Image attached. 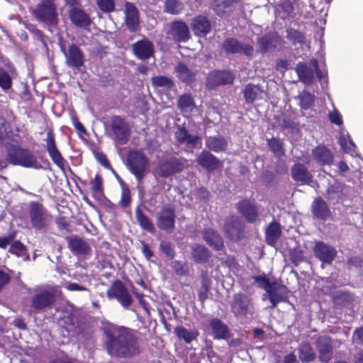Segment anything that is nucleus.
<instances>
[{
    "label": "nucleus",
    "mask_w": 363,
    "mask_h": 363,
    "mask_svg": "<svg viewBox=\"0 0 363 363\" xmlns=\"http://www.w3.org/2000/svg\"><path fill=\"white\" fill-rule=\"evenodd\" d=\"M127 164L130 172L135 175L138 182H140L145 176V172L148 164L145 155L139 151L130 152L128 156Z\"/></svg>",
    "instance_id": "nucleus-7"
},
{
    "label": "nucleus",
    "mask_w": 363,
    "mask_h": 363,
    "mask_svg": "<svg viewBox=\"0 0 363 363\" xmlns=\"http://www.w3.org/2000/svg\"><path fill=\"white\" fill-rule=\"evenodd\" d=\"M193 196L199 202L206 203L209 199V191L205 187H199L191 191Z\"/></svg>",
    "instance_id": "nucleus-50"
},
{
    "label": "nucleus",
    "mask_w": 363,
    "mask_h": 363,
    "mask_svg": "<svg viewBox=\"0 0 363 363\" xmlns=\"http://www.w3.org/2000/svg\"><path fill=\"white\" fill-rule=\"evenodd\" d=\"M203 240L215 250H221L223 247V240L219 233L212 229L207 228L202 233Z\"/></svg>",
    "instance_id": "nucleus-32"
},
{
    "label": "nucleus",
    "mask_w": 363,
    "mask_h": 363,
    "mask_svg": "<svg viewBox=\"0 0 363 363\" xmlns=\"http://www.w3.org/2000/svg\"><path fill=\"white\" fill-rule=\"evenodd\" d=\"M26 247L19 240H16L12 242L9 250V252L15 255L17 257H22L25 252Z\"/></svg>",
    "instance_id": "nucleus-54"
},
{
    "label": "nucleus",
    "mask_w": 363,
    "mask_h": 363,
    "mask_svg": "<svg viewBox=\"0 0 363 363\" xmlns=\"http://www.w3.org/2000/svg\"><path fill=\"white\" fill-rule=\"evenodd\" d=\"M205 145L209 150L219 153L226 151L228 143L223 136L216 135L206 137Z\"/></svg>",
    "instance_id": "nucleus-29"
},
{
    "label": "nucleus",
    "mask_w": 363,
    "mask_h": 363,
    "mask_svg": "<svg viewBox=\"0 0 363 363\" xmlns=\"http://www.w3.org/2000/svg\"><path fill=\"white\" fill-rule=\"evenodd\" d=\"M196 162L208 172L216 169L220 163L218 158L207 150H203L197 156Z\"/></svg>",
    "instance_id": "nucleus-26"
},
{
    "label": "nucleus",
    "mask_w": 363,
    "mask_h": 363,
    "mask_svg": "<svg viewBox=\"0 0 363 363\" xmlns=\"http://www.w3.org/2000/svg\"><path fill=\"white\" fill-rule=\"evenodd\" d=\"M174 333L179 339L184 340L187 344L192 342L199 335V332L196 330H188L182 325L177 326Z\"/></svg>",
    "instance_id": "nucleus-40"
},
{
    "label": "nucleus",
    "mask_w": 363,
    "mask_h": 363,
    "mask_svg": "<svg viewBox=\"0 0 363 363\" xmlns=\"http://www.w3.org/2000/svg\"><path fill=\"white\" fill-rule=\"evenodd\" d=\"M191 254L194 262L199 264L208 262L210 257L209 250L206 247L199 244L192 245Z\"/></svg>",
    "instance_id": "nucleus-38"
},
{
    "label": "nucleus",
    "mask_w": 363,
    "mask_h": 363,
    "mask_svg": "<svg viewBox=\"0 0 363 363\" xmlns=\"http://www.w3.org/2000/svg\"><path fill=\"white\" fill-rule=\"evenodd\" d=\"M267 142L268 147L275 157L280 158L284 155V143L281 140L272 138L271 139H267Z\"/></svg>",
    "instance_id": "nucleus-45"
},
{
    "label": "nucleus",
    "mask_w": 363,
    "mask_h": 363,
    "mask_svg": "<svg viewBox=\"0 0 363 363\" xmlns=\"http://www.w3.org/2000/svg\"><path fill=\"white\" fill-rule=\"evenodd\" d=\"M12 79L9 74L2 68H0V87L4 90H8L11 87Z\"/></svg>",
    "instance_id": "nucleus-51"
},
{
    "label": "nucleus",
    "mask_w": 363,
    "mask_h": 363,
    "mask_svg": "<svg viewBox=\"0 0 363 363\" xmlns=\"http://www.w3.org/2000/svg\"><path fill=\"white\" fill-rule=\"evenodd\" d=\"M65 240L69 250L74 255H85L91 251L89 245L78 235L67 236Z\"/></svg>",
    "instance_id": "nucleus-21"
},
{
    "label": "nucleus",
    "mask_w": 363,
    "mask_h": 363,
    "mask_svg": "<svg viewBox=\"0 0 363 363\" xmlns=\"http://www.w3.org/2000/svg\"><path fill=\"white\" fill-rule=\"evenodd\" d=\"M286 38L294 45L303 44L305 37L299 31L295 29H289L286 30Z\"/></svg>",
    "instance_id": "nucleus-48"
},
{
    "label": "nucleus",
    "mask_w": 363,
    "mask_h": 363,
    "mask_svg": "<svg viewBox=\"0 0 363 363\" xmlns=\"http://www.w3.org/2000/svg\"><path fill=\"white\" fill-rule=\"evenodd\" d=\"M313 252L319 260L328 264H332L337 255V251L334 247L327 245L322 241H318L315 243Z\"/></svg>",
    "instance_id": "nucleus-20"
},
{
    "label": "nucleus",
    "mask_w": 363,
    "mask_h": 363,
    "mask_svg": "<svg viewBox=\"0 0 363 363\" xmlns=\"http://www.w3.org/2000/svg\"><path fill=\"white\" fill-rule=\"evenodd\" d=\"M286 287L276 282H272L270 287L267 290V294L272 306L274 308L284 300Z\"/></svg>",
    "instance_id": "nucleus-33"
},
{
    "label": "nucleus",
    "mask_w": 363,
    "mask_h": 363,
    "mask_svg": "<svg viewBox=\"0 0 363 363\" xmlns=\"http://www.w3.org/2000/svg\"><path fill=\"white\" fill-rule=\"evenodd\" d=\"M187 160L183 157H172L160 161L158 166L159 174L162 177H168L181 172L187 167Z\"/></svg>",
    "instance_id": "nucleus-8"
},
{
    "label": "nucleus",
    "mask_w": 363,
    "mask_h": 363,
    "mask_svg": "<svg viewBox=\"0 0 363 363\" xmlns=\"http://www.w3.org/2000/svg\"><path fill=\"white\" fill-rule=\"evenodd\" d=\"M216 75L220 84H230L233 82V77L229 72H218L216 74Z\"/></svg>",
    "instance_id": "nucleus-63"
},
{
    "label": "nucleus",
    "mask_w": 363,
    "mask_h": 363,
    "mask_svg": "<svg viewBox=\"0 0 363 363\" xmlns=\"http://www.w3.org/2000/svg\"><path fill=\"white\" fill-rule=\"evenodd\" d=\"M35 18L49 25L57 23V8L52 0H42L33 11Z\"/></svg>",
    "instance_id": "nucleus-5"
},
{
    "label": "nucleus",
    "mask_w": 363,
    "mask_h": 363,
    "mask_svg": "<svg viewBox=\"0 0 363 363\" xmlns=\"http://www.w3.org/2000/svg\"><path fill=\"white\" fill-rule=\"evenodd\" d=\"M177 77L184 83L189 84L194 79L193 72L183 62H179L175 67Z\"/></svg>",
    "instance_id": "nucleus-41"
},
{
    "label": "nucleus",
    "mask_w": 363,
    "mask_h": 363,
    "mask_svg": "<svg viewBox=\"0 0 363 363\" xmlns=\"http://www.w3.org/2000/svg\"><path fill=\"white\" fill-rule=\"evenodd\" d=\"M97 6L104 13H110L115 9V3L113 0H97Z\"/></svg>",
    "instance_id": "nucleus-56"
},
{
    "label": "nucleus",
    "mask_w": 363,
    "mask_h": 363,
    "mask_svg": "<svg viewBox=\"0 0 363 363\" xmlns=\"http://www.w3.org/2000/svg\"><path fill=\"white\" fill-rule=\"evenodd\" d=\"M46 150L49 154V156L52 159V162L61 169L64 170L65 160L62 156L60 152L58 150L55 136L51 130L48 131L46 138Z\"/></svg>",
    "instance_id": "nucleus-18"
},
{
    "label": "nucleus",
    "mask_w": 363,
    "mask_h": 363,
    "mask_svg": "<svg viewBox=\"0 0 363 363\" xmlns=\"http://www.w3.org/2000/svg\"><path fill=\"white\" fill-rule=\"evenodd\" d=\"M152 85L157 87L171 89L174 84L172 80L166 76H157L152 79Z\"/></svg>",
    "instance_id": "nucleus-49"
},
{
    "label": "nucleus",
    "mask_w": 363,
    "mask_h": 363,
    "mask_svg": "<svg viewBox=\"0 0 363 363\" xmlns=\"http://www.w3.org/2000/svg\"><path fill=\"white\" fill-rule=\"evenodd\" d=\"M281 127L289 133H297L299 130L298 125L289 118L284 117L281 123Z\"/></svg>",
    "instance_id": "nucleus-52"
},
{
    "label": "nucleus",
    "mask_w": 363,
    "mask_h": 363,
    "mask_svg": "<svg viewBox=\"0 0 363 363\" xmlns=\"http://www.w3.org/2000/svg\"><path fill=\"white\" fill-rule=\"evenodd\" d=\"M230 308L233 314L239 318L251 319L255 313L252 298L242 292L233 296Z\"/></svg>",
    "instance_id": "nucleus-3"
},
{
    "label": "nucleus",
    "mask_w": 363,
    "mask_h": 363,
    "mask_svg": "<svg viewBox=\"0 0 363 363\" xmlns=\"http://www.w3.org/2000/svg\"><path fill=\"white\" fill-rule=\"evenodd\" d=\"M131 201L130 191L128 187H122L121 198L120 205L123 208H126L129 206Z\"/></svg>",
    "instance_id": "nucleus-61"
},
{
    "label": "nucleus",
    "mask_w": 363,
    "mask_h": 363,
    "mask_svg": "<svg viewBox=\"0 0 363 363\" xmlns=\"http://www.w3.org/2000/svg\"><path fill=\"white\" fill-rule=\"evenodd\" d=\"M172 267L178 276H185L188 274L189 268L187 264L182 261L175 260L172 263Z\"/></svg>",
    "instance_id": "nucleus-53"
},
{
    "label": "nucleus",
    "mask_w": 363,
    "mask_h": 363,
    "mask_svg": "<svg viewBox=\"0 0 363 363\" xmlns=\"http://www.w3.org/2000/svg\"><path fill=\"white\" fill-rule=\"evenodd\" d=\"M297 351L298 352V357L303 363H310L315 359V352L308 342H301Z\"/></svg>",
    "instance_id": "nucleus-37"
},
{
    "label": "nucleus",
    "mask_w": 363,
    "mask_h": 363,
    "mask_svg": "<svg viewBox=\"0 0 363 363\" xmlns=\"http://www.w3.org/2000/svg\"><path fill=\"white\" fill-rule=\"evenodd\" d=\"M191 27L196 36L204 38L210 33L212 24L206 16L198 15L191 19Z\"/></svg>",
    "instance_id": "nucleus-19"
},
{
    "label": "nucleus",
    "mask_w": 363,
    "mask_h": 363,
    "mask_svg": "<svg viewBox=\"0 0 363 363\" xmlns=\"http://www.w3.org/2000/svg\"><path fill=\"white\" fill-rule=\"evenodd\" d=\"M210 328L214 340H228L230 337L228 325L218 318L211 320Z\"/></svg>",
    "instance_id": "nucleus-24"
},
{
    "label": "nucleus",
    "mask_w": 363,
    "mask_h": 363,
    "mask_svg": "<svg viewBox=\"0 0 363 363\" xmlns=\"http://www.w3.org/2000/svg\"><path fill=\"white\" fill-rule=\"evenodd\" d=\"M135 217L140 226L149 233H153L155 230L154 225L147 216L142 211L140 206L135 209Z\"/></svg>",
    "instance_id": "nucleus-43"
},
{
    "label": "nucleus",
    "mask_w": 363,
    "mask_h": 363,
    "mask_svg": "<svg viewBox=\"0 0 363 363\" xmlns=\"http://www.w3.org/2000/svg\"><path fill=\"white\" fill-rule=\"evenodd\" d=\"M28 215L32 228L35 230L44 233L52 220V216L44 208L42 203L36 201L29 203Z\"/></svg>",
    "instance_id": "nucleus-4"
},
{
    "label": "nucleus",
    "mask_w": 363,
    "mask_h": 363,
    "mask_svg": "<svg viewBox=\"0 0 363 363\" xmlns=\"http://www.w3.org/2000/svg\"><path fill=\"white\" fill-rule=\"evenodd\" d=\"M125 24L130 32H135L139 26V11L136 6L130 2L125 4Z\"/></svg>",
    "instance_id": "nucleus-25"
},
{
    "label": "nucleus",
    "mask_w": 363,
    "mask_h": 363,
    "mask_svg": "<svg viewBox=\"0 0 363 363\" xmlns=\"http://www.w3.org/2000/svg\"><path fill=\"white\" fill-rule=\"evenodd\" d=\"M311 210L313 215L318 219L326 220L330 216V211L328 204L320 197L314 199Z\"/></svg>",
    "instance_id": "nucleus-34"
},
{
    "label": "nucleus",
    "mask_w": 363,
    "mask_h": 363,
    "mask_svg": "<svg viewBox=\"0 0 363 363\" xmlns=\"http://www.w3.org/2000/svg\"><path fill=\"white\" fill-rule=\"evenodd\" d=\"M16 237V232L12 231L9 235L0 237V248L6 249L8 245H11Z\"/></svg>",
    "instance_id": "nucleus-62"
},
{
    "label": "nucleus",
    "mask_w": 363,
    "mask_h": 363,
    "mask_svg": "<svg viewBox=\"0 0 363 363\" xmlns=\"http://www.w3.org/2000/svg\"><path fill=\"white\" fill-rule=\"evenodd\" d=\"M175 139L180 145L185 146L191 150L196 149L201 143V138L197 135L191 134L184 127L179 126L175 132Z\"/></svg>",
    "instance_id": "nucleus-14"
},
{
    "label": "nucleus",
    "mask_w": 363,
    "mask_h": 363,
    "mask_svg": "<svg viewBox=\"0 0 363 363\" xmlns=\"http://www.w3.org/2000/svg\"><path fill=\"white\" fill-rule=\"evenodd\" d=\"M107 296L110 299H116L125 308H128L132 304L131 296L120 280L113 283L111 287L107 291Z\"/></svg>",
    "instance_id": "nucleus-9"
},
{
    "label": "nucleus",
    "mask_w": 363,
    "mask_h": 363,
    "mask_svg": "<svg viewBox=\"0 0 363 363\" xmlns=\"http://www.w3.org/2000/svg\"><path fill=\"white\" fill-rule=\"evenodd\" d=\"M107 353L117 358H131L140 354L137 337L124 326L114 325L105 331Z\"/></svg>",
    "instance_id": "nucleus-1"
},
{
    "label": "nucleus",
    "mask_w": 363,
    "mask_h": 363,
    "mask_svg": "<svg viewBox=\"0 0 363 363\" xmlns=\"http://www.w3.org/2000/svg\"><path fill=\"white\" fill-rule=\"evenodd\" d=\"M316 347L319 353V359L323 363H328L333 355L331 340L327 337H320L316 341Z\"/></svg>",
    "instance_id": "nucleus-27"
},
{
    "label": "nucleus",
    "mask_w": 363,
    "mask_h": 363,
    "mask_svg": "<svg viewBox=\"0 0 363 363\" xmlns=\"http://www.w3.org/2000/svg\"><path fill=\"white\" fill-rule=\"evenodd\" d=\"M237 210L250 223L257 221L259 212L257 206L247 200H242L237 203Z\"/></svg>",
    "instance_id": "nucleus-23"
},
{
    "label": "nucleus",
    "mask_w": 363,
    "mask_h": 363,
    "mask_svg": "<svg viewBox=\"0 0 363 363\" xmlns=\"http://www.w3.org/2000/svg\"><path fill=\"white\" fill-rule=\"evenodd\" d=\"M158 228L166 232H172L175 225V212L170 206H164L162 208L157 217Z\"/></svg>",
    "instance_id": "nucleus-16"
},
{
    "label": "nucleus",
    "mask_w": 363,
    "mask_h": 363,
    "mask_svg": "<svg viewBox=\"0 0 363 363\" xmlns=\"http://www.w3.org/2000/svg\"><path fill=\"white\" fill-rule=\"evenodd\" d=\"M298 99L301 108L308 109L314 104L315 96L309 91L303 90L299 94Z\"/></svg>",
    "instance_id": "nucleus-47"
},
{
    "label": "nucleus",
    "mask_w": 363,
    "mask_h": 363,
    "mask_svg": "<svg viewBox=\"0 0 363 363\" xmlns=\"http://www.w3.org/2000/svg\"><path fill=\"white\" fill-rule=\"evenodd\" d=\"M338 143L345 153L350 155L352 157L357 155L356 145L348 133H342L339 137Z\"/></svg>",
    "instance_id": "nucleus-42"
},
{
    "label": "nucleus",
    "mask_w": 363,
    "mask_h": 363,
    "mask_svg": "<svg viewBox=\"0 0 363 363\" xmlns=\"http://www.w3.org/2000/svg\"><path fill=\"white\" fill-rule=\"evenodd\" d=\"M7 160L13 165L26 168H37L38 160L28 148L19 145H10L7 148Z\"/></svg>",
    "instance_id": "nucleus-2"
},
{
    "label": "nucleus",
    "mask_w": 363,
    "mask_h": 363,
    "mask_svg": "<svg viewBox=\"0 0 363 363\" xmlns=\"http://www.w3.org/2000/svg\"><path fill=\"white\" fill-rule=\"evenodd\" d=\"M328 119L331 123L340 126L342 125V118L340 112L333 106V110L328 113Z\"/></svg>",
    "instance_id": "nucleus-60"
},
{
    "label": "nucleus",
    "mask_w": 363,
    "mask_h": 363,
    "mask_svg": "<svg viewBox=\"0 0 363 363\" xmlns=\"http://www.w3.org/2000/svg\"><path fill=\"white\" fill-rule=\"evenodd\" d=\"M230 6V4H227L224 1L215 0L213 3L212 9L217 15L222 16L225 10Z\"/></svg>",
    "instance_id": "nucleus-57"
},
{
    "label": "nucleus",
    "mask_w": 363,
    "mask_h": 363,
    "mask_svg": "<svg viewBox=\"0 0 363 363\" xmlns=\"http://www.w3.org/2000/svg\"><path fill=\"white\" fill-rule=\"evenodd\" d=\"M315 161L320 165H330L334 160L333 154L325 145H318L312 150Z\"/></svg>",
    "instance_id": "nucleus-31"
},
{
    "label": "nucleus",
    "mask_w": 363,
    "mask_h": 363,
    "mask_svg": "<svg viewBox=\"0 0 363 363\" xmlns=\"http://www.w3.org/2000/svg\"><path fill=\"white\" fill-rule=\"evenodd\" d=\"M252 278L258 284V286L260 289H264L266 292L272 284V282H271L267 277L265 274H262V275L259 276H252Z\"/></svg>",
    "instance_id": "nucleus-55"
},
{
    "label": "nucleus",
    "mask_w": 363,
    "mask_h": 363,
    "mask_svg": "<svg viewBox=\"0 0 363 363\" xmlns=\"http://www.w3.org/2000/svg\"><path fill=\"white\" fill-rule=\"evenodd\" d=\"M178 106L182 112L190 113L195 108V103L192 96L184 94L179 98Z\"/></svg>",
    "instance_id": "nucleus-44"
},
{
    "label": "nucleus",
    "mask_w": 363,
    "mask_h": 363,
    "mask_svg": "<svg viewBox=\"0 0 363 363\" xmlns=\"http://www.w3.org/2000/svg\"><path fill=\"white\" fill-rule=\"evenodd\" d=\"M167 34L174 40L179 43H186L190 38V31L187 24L183 21H174L169 26Z\"/></svg>",
    "instance_id": "nucleus-17"
},
{
    "label": "nucleus",
    "mask_w": 363,
    "mask_h": 363,
    "mask_svg": "<svg viewBox=\"0 0 363 363\" xmlns=\"http://www.w3.org/2000/svg\"><path fill=\"white\" fill-rule=\"evenodd\" d=\"M160 250L167 257L172 259L175 256L174 247L170 242L162 240L160 244Z\"/></svg>",
    "instance_id": "nucleus-58"
},
{
    "label": "nucleus",
    "mask_w": 363,
    "mask_h": 363,
    "mask_svg": "<svg viewBox=\"0 0 363 363\" xmlns=\"http://www.w3.org/2000/svg\"><path fill=\"white\" fill-rule=\"evenodd\" d=\"M61 52L65 57V64L69 67L79 69L84 65V55L82 50L75 44L72 43L66 50L61 46Z\"/></svg>",
    "instance_id": "nucleus-11"
},
{
    "label": "nucleus",
    "mask_w": 363,
    "mask_h": 363,
    "mask_svg": "<svg viewBox=\"0 0 363 363\" xmlns=\"http://www.w3.org/2000/svg\"><path fill=\"white\" fill-rule=\"evenodd\" d=\"M69 18L72 23L79 28L87 29L91 23L90 16L79 8L70 9Z\"/></svg>",
    "instance_id": "nucleus-22"
},
{
    "label": "nucleus",
    "mask_w": 363,
    "mask_h": 363,
    "mask_svg": "<svg viewBox=\"0 0 363 363\" xmlns=\"http://www.w3.org/2000/svg\"><path fill=\"white\" fill-rule=\"evenodd\" d=\"M222 50L227 55H240L252 57L254 55V47L238 39L229 37L225 38L221 45Z\"/></svg>",
    "instance_id": "nucleus-6"
},
{
    "label": "nucleus",
    "mask_w": 363,
    "mask_h": 363,
    "mask_svg": "<svg viewBox=\"0 0 363 363\" xmlns=\"http://www.w3.org/2000/svg\"><path fill=\"white\" fill-rule=\"evenodd\" d=\"M291 261L295 265L298 266L303 259V252L301 250L294 249L291 251Z\"/></svg>",
    "instance_id": "nucleus-64"
},
{
    "label": "nucleus",
    "mask_w": 363,
    "mask_h": 363,
    "mask_svg": "<svg viewBox=\"0 0 363 363\" xmlns=\"http://www.w3.org/2000/svg\"><path fill=\"white\" fill-rule=\"evenodd\" d=\"M55 301V294L51 290H43L36 293L31 298V307L40 311L51 306Z\"/></svg>",
    "instance_id": "nucleus-15"
},
{
    "label": "nucleus",
    "mask_w": 363,
    "mask_h": 363,
    "mask_svg": "<svg viewBox=\"0 0 363 363\" xmlns=\"http://www.w3.org/2000/svg\"><path fill=\"white\" fill-rule=\"evenodd\" d=\"M184 9V4L179 0H165L164 4V12L177 15Z\"/></svg>",
    "instance_id": "nucleus-46"
},
{
    "label": "nucleus",
    "mask_w": 363,
    "mask_h": 363,
    "mask_svg": "<svg viewBox=\"0 0 363 363\" xmlns=\"http://www.w3.org/2000/svg\"><path fill=\"white\" fill-rule=\"evenodd\" d=\"M131 48L133 55L138 60L145 61L154 57V44L147 38L134 43Z\"/></svg>",
    "instance_id": "nucleus-13"
},
{
    "label": "nucleus",
    "mask_w": 363,
    "mask_h": 363,
    "mask_svg": "<svg viewBox=\"0 0 363 363\" xmlns=\"http://www.w3.org/2000/svg\"><path fill=\"white\" fill-rule=\"evenodd\" d=\"M291 172V177L296 182L306 184L311 180V175L303 164L296 163L292 167Z\"/></svg>",
    "instance_id": "nucleus-35"
},
{
    "label": "nucleus",
    "mask_w": 363,
    "mask_h": 363,
    "mask_svg": "<svg viewBox=\"0 0 363 363\" xmlns=\"http://www.w3.org/2000/svg\"><path fill=\"white\" fill-rule=\"evenodd\" d=\"M295 70L300 82L305 85L313 84L314 80V68L311 62L309 64L302 62H298L296 66Z\"/></svg>",
    "instance_id": "nucleus-28"
},
{
    "label": "nucleus",
    "mask_w": 363,
    "mask_h": 363,
    "mask_svg": "<svg viewBox=\"0 0 363 363\" xmlns=\"http://www.w3.org/2000/svg\"><path fill=\"white\" fill-rule=\"evenodd\" d=\"M281 233V230L280 225L274 220L272 221L266 229L265 235L267 242L271 246L274 245L280 238Z\"/></svg>",
    "instance_id": "nucleus-39"
},
{
    "label": "nucleus",
    "mask_w": 363,
    "mask_h": 363,
    "mask_svg": "<svg viewBox=\"0 0 363 363\" xmlns=\"http://www.w3.org/2000/svg\"><path fill=\"white\" fill-rule=\"evenodd\" d=\"M111 128L116 140L121 145L126 144L130 136L128 124L119 116H113L111 119Z\"/></svg>",
    "instance_id": "nucleus-12"
},
{
    "label": "nucleus",
    "mask_w": 363,
    "mask_h": 363,
    "mask_svg": "<svg viewBox=\"0 0 363 363\" xmlns=\"http://www.w3.org/2000/svg\"><path fill=\"white\" fill-rule=\"evenodd\" d=\"M244 99L247 104H252L257 100L264 99L265 91L259 85L248 84L242 91Z\"/></svg>",
    "instance_id": "nucleus-30"
},
{
    "label": "nucleus",
    "mask_w": 363,
    "mask_h": 363,
    "mask_svg": "<svg viewBox=\"0 0 363 363\" xmlns=\"http://www.w3.org/2000/svg\"><path fill=\"white\" fill-rule=\"evenodd\" d=\"M279 40V36L274 34H267L257 39V45L260 52L264 54L277 46Z\"/></svg>",
    "instance_id": "nucleus-36"
},
{
    "label": "nucleus",
    "mask_w": 363,
    "mask_h": 363,
    "mask_svg": "<svg viewBox=\"0 0 363 363\" xmlns=\"http://www.w3.org/2000/svg\"><path fill=\"white\" fill-rule=\"evenodd\" d=\"M223 230L225 235L233 241L244 238V224L237 216H228L225 218Z\"/></svg>",
    "instance_id": "nucleus-10"
},
{
    "label": "nucleus",
    "mask_w": 363,
    "mask_h": 363,
    "mask_svg": "<svg viewBox=\"0 0 363 363\" xmlns=\"http://www.w3.org/2000/svg\"><path fill=\"white\" fill-rule=\"evenodd\" d=\"M210 290V283L209 281L203 279L201 283V290L199 293V300L203 303L208 298V293Z\"/></svg>",
    "instance_id": "nucleus-59"
}]
</instances>
